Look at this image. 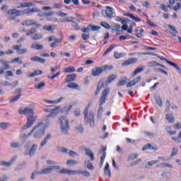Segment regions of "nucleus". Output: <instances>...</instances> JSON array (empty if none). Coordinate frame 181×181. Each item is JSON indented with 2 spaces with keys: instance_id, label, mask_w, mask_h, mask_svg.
<instances>
[{
  "instance_id": "2eb2a0df",
  "label": "nucleus",
  "mask_w": 181,
  "mask_h": 181,
  "mask_svg": "<svg viewBox=\"0 0 181 181\" xmlns=\"http://www.w3.org/2000/svg\"><path fill=\"white\" fill-rule=\"evenodd\" d=\"M141 76H137L136 78H134V80H132V81H130L127 85V87L129 88V87H132L136 84H138V83H139V81H141Z\"/></svg>"
},
{
  "instance_id": "603ef678",
  "label": "nucleus",
  "mask_w": 181,
  "mask_h": 181,
  "mask_svg": "<svg viewBox=\"0 0 181 181\" xmlns=\"http://www.w3.org/2000/svg\"><path fill=\"white\" fill-rule=\"evenodd\" d=\"M114 57H115L116 59H121V57H125V54H124V53L115 52Z\"/></svg>"
},
{
  "instance_id": "f03ea898",
  "label": "nucleus",
  "mask_w": 181,
  "mask_h": 181,
  "mask_svg": "<svg viewBox=\"0 0 181 181\" xmlns=\"http://www.w3.org/2000/svg\"><path fill=\"white\" fill-rule=\"evenodd\" d=\"M58 121L62 134H64V135H67L69 131H70V124L69 120L67 118L64 117V116H62L59 118Z\"/></svg>"
},
{
  "instance_id": "f8f14e48",
  "label": "nucleus",
  "mask_w": 181,
  "mask_h": 181,
  "mask_svg": "<svg viewBox=\"0 0 181 181\" xmlns=\"http://www.w3.org/2000/svg\"><path fill=\"white\" fill-rule=\"evenodd\" d=\"M106 15V18H109L111 19L112 18V15H114V9L110 6H106V11H105Z\"/></svg>"
},
{
  "instance_id": "052dcab7",
  "label": "nucleus",
  "mask_w": 181,
  "mask_h": 181,
  "mask_svg": "<svg viewBox=\"0 0 181 181\" xmlns=\"http://www.w3.org/2000/svg\"><path fill=\"white\" fill-rule=\"evenodd\" d=\"M63 6L60 3H54L53 4V8L54 9H60Z\"/></svg>"
},
{
  "instance_id": "f257e3e1",
  "label": "nucleus",
  "mask_w": 181,
  "mask_h": 181,
  "mask_svg": "<svg viewBox=\"0 0 181 181\" xmlns=\"http://www.w3.org/2000/svg\"><path fill=\"white\" fill-rule=\"evenodd\" d=\"M45 131H46V129L45 128V125L43 123H39L37 125H35L31 130V134H33L34 132V138L36 139L39 138H42V136H45Z\"/></svg>"
},
{
  "instance_id": "0eeeda50",
  "label": "nucleus",
  "mask_w": 181,
  "mask_h": 181,
  "mask_svg": "<svg viewBox=\"0 0 181 181\" xmlns=\"http://www.w3.org/2000/svg\"><path fill=\"white\" fill-rule=\"evenodd\" d=\"M8 17V21H15L16 19V16H21L23 15V13L19 10H16L15 8L10 9L7 12Z\"/></svg>"
},
{
  "instance_id": "4c0bfd02",
  "label": "nucleus",
  "mask_w": 181,
  "mask_h": 181,
  "mask_svg": "<svg viewBox=\"0 0 181 181\" xmlns=\"http://www.w3.org/2000/svg\"><path fill=\"white\" fill-rule=\"evenodd\" d=\"M115 78H117V75H110L108 78L107 80L106 81V83H107V84H110V83H112V81H114V80H115Z\"/></svg>"
},
{
  "instance_id": "423d86ee",
  "label": "nucleus",
  "mask_w": 181,
  "mask_h": 181,
  "mask_svg": "<svg viewBox=\"0 0 181 181\" xmlns=\"http://www.w3.org/2000/svg\"><path fill=\"white\" fill-rule=\"evenodd\" d=\"M110 93V88H106L103 92L102 95L100 97V108L98 109V112L103 114V104H104L107 100V97H108V94Z\"/></svg>"
},
{
  "instance_id": "680f3d73",
  "label": "nucleus",
  "mask_w": 181,
  "mask_h": 181,
  "mask_svg": "<svg viewBox=\"0 0 181 181\" xmlns=\"http://www.w3.org/2000/svg\"><path fill=\"white\" fill-rule=\"evenodd\" d=\"M81 37L83 40H88V39H90V34L83 33L81 35Z\"/></svg>"
},
{
  "instance_id": "5fc2aeb1",
  "label": "nucleus",
  "mask_w": 181,
  "mask_h": 181,
  "mask_svg": "<svg viewBox=\"0 0 181 181\" xmlns=\"http://www.w3.org/2000/svg\"><path fill=\"white\" fill-rule=\"evenodd\" d=\"M100 25H101V26H103L105 29H108V30L111 29V25H110V24H108L107 23L101 22Z\"/></svg>"
},
{
  "instance_id": "1a4fd4ad",
  "label": "nucleus",
  "mask_w": 181,
  "mask_h": 181,
  "mask_svg": "<svg viewBox=\"0 0 181 181\" xmlns=\"http://www.w3.org/2000/svg\"><path fill=\"white\" fill-rule=\"evenodd\" d=\"M19 114L21 115H33V109H30V107L25 108H20Z\"/></svg>"
},
{
  "instance_id": "20e7f679",
  "label": "nucleus",
  "mask_w": 181,
  "mask_h": 181,
  "mask_svg": "<svg viewBox=\"0 0 181 181\" xmlns=\"http://www.w3.org/2000/svg\"><path fill=\"white\" fill-rule=\"evenodd\" d=\"M83 114L84 123L86 124H89L91 128H94V127H95V122L94 121V113L92 112L88 113V107H86L83 111Z\"/></svg>"
},
{
  "instance_id": "338daca9",
  "label": "nucleus",
  "mask_w": 181,
  "mask_h": 181,
  "mask_svg": "<svg viewBox=\"0 0 181 181\" xmlns=\"http://www.w3.org/2000/svg\"><path fill=\"white\" fill-rule=\"evenodd\" d=\"M156 163H159V160H152L148 162V166H153V165H156Z\"/></svg>"
},
{
  "instance_id": "79ce46f5",
  "label": "nucleus",
  "mask_w": 181,
  "mask_h": 181,
  "mask_svg": "<svg viewBox=\"0 0 181 181\" xmlns=\"http://www.w3.org/2000/svg\"><path fill=\"white\" fill-rule=\"evenodd\" d=\"M10 146L13 148H21V144L19 142H11Z\"/></svg>"
},
{
  "instance_id": "b1692460",
  "label": "nucleus",
  "mask_w": 181,
  "mask_h": 181,
  "mask_svg": "<svg viewBox=\"0 0 181 181\" xmlns=\"http://www.w3.org/2000/svg\"><path fill=\"white\" fill-rule=\"evenodd\" d=\"M68 88H71L72 90H80V86L77 85L74 82H71L67 85Z\"/></svg>"
},
{
  "instance_id": "473e14b6",
  "label": "nucleus",
  "mask_w": 181,
  "mask_h": 181,
  "mask_svg": "<svg viewBox=\"0 0 181 181\" xmlns=\"http://www.w3.org/2000/svg\"><path fill=\"white\" fill-rule=\"evenodd\" d=\"M36 32V28H32L27 30L25 35L26 36H32V35H35Z\"/></svg>"
},
{
  "instance_id": "6e6d98bb",
  "label": "nucleus",
  "mask_w": 181,
  "mask_h": 181,
  "mask_svg": "<svg viewBox=\"0 0 181 181\" xmlns=\"http://www.w3.org/2000/svg\"><path fill=\"white\" fill-rule=\"evenodd\" d=\"M128 81L127 78L121 80L120 81H119V83H117V86H125V84H127V82Z\"/></svg>"
},
{
  "instance_id": "e433bc0d",
  "label": "nucleus",
  "mask_w": 181,
  "mask_h": 181,
  "mask_svg": "<svg viewBox=\"0 0 181 181\" xmlns=\"http://www.w3.org/2000/svg\"><path fill=\"white\" fill-rule=\"evenodd\" d=\"M117 45H110L103 53V56H107V54H108V53H110V52H111V50H112V49H114V47H115Z\"/></svg>"
},
{
  "instance_id": "c9c22d12",
  "label": "nucleus",
  "mask_w": 181,
  "mask_h": 181,
  "mask_svg": "<svg viewBox=\"0 0 181 181\" xmlns=\"http://www.w3.org/2000/svg\"><path fill=\"white\" fill-rule=\"evenodd\" d=\"M74 71H76V68L74 66L66 67L64 70V73H74Z\"/></svg>"
},
{
  "instance_id": "0e129e2a",
  "label": "nucleus",
  "mask_w": 181,
  "mask_h": 181,
  "mask_svg": "<svg viewBox=\"0 0 181 181\" xmlns=\"http://www.w3.org/2000/svg\"><path fill=\"white\" fill-rule=\"evenodd\" d=\"M45 86H46V84L45 83V82H42L41 83H40L37 86H35V88H37V90H41V88H43V87H45Z\"/></svg>"
},
{
  "instance_id": "ddd939ff",
  "label": "nucleus",
  "mask_w": 181,
  "mask_h": 181,
  "mask_svg": "<svg viewBox=\"0 0 181 181\" xmlns=\"http://www.w3.org/2000/svg\"><path fill=\"white\" fill-rule=\"evenodd\" d=\"M25 26H30L32 25H35V28H40V26H42V25L36 23V22H35V21L30 20V19L25 20Z\"/></svg>"
},
{
  "instance_id": "09e8293b",
  "label": "nucleus",
  "mask_w": 181,
  "mask_h": 181,
  "mask_svg": "<svg viewBox=\"0 0 181 181\" xmlns=\"http://www.w3.org/2000/svg\"><path fill=\"white\" fill-rule=\"evenodd\" d=\"M102 69H103V71H108L110 70H112V69H114V66L112 65H104L103 66H102Z\"/></svg>"
},
{
  "instance_id": "bf43d9fd",
  "label": "nucleus",
  "mask_w": 181,
  "mask_h": 181,
  "mask_svg": "<svg viewBox=\"0 0 181 181\" xmlns=\"http://www.w3.org/2000/svg\"><path fill=\"white\" fill-rule=\"evenodd\" d=\"M19 98H21V94L14 96L12 99L10 100V103H15L16 101H18Z\"/></svg>"
},
{
  "instance_id": "cd10ccee",
  "label": "nucleus",
  "mask_w": 181,
  "mask_h": 181,
  "mask_svg": "<svg viewBox=\"0 0 181 181\" xmlns=\"http://www.w3.org/2000/svg\"><path fill=\"white\" fill-rule=\"evenodd\" d=\"M145 68L144 67H138L135 69V71L132 73V76L135 77V76H137V74H139V73H142L144 71Z\"/></svg>"
},
{
  "instance_id": "a19ab883",
  "label": "nucleus",
  "mask_w": 181,
  "mask_h": 181,
  "mask_svg": "<svg viewBox=\"0 0 181 181\" xmlns=\"http://www.w3.org/2000/svg\"><path fill=\"white\" fill-rule=\"evenodd\" d=\"M168 64H170V66H173V67H175L177 71H181L180 67L177 66L175 63H173L170 61H167Z\"/></svg>"
},
{
  "instance_id": "ea45409f",
  "label": "nucleus",
  "mask_w": 181,
  "mask_h": 181,
  "mask_svg": "<svg viewBox=\"0 0 181 181\" xmlns=\"http://www.w3.org/2000/svg\"><path fill=\"white\" fill-rule=\"evenodd\" d=\"M42 37H43L42 34L35 33V34H34V36L32 37V39H33V40H40V39H42Z\"/></svg>"
},
{
  "instance_id": "2f4dec72",
  "label": "nucleus",
  "mask_w": 181,
  "mask_h": 181,
  "mask_svg": "<svg viewBox=\"0 0 181 181\" xmlns=\"http://www.w3.org/2000/svg\"><path fill=\"white\" fill-rule=\"evenodd\" d=\"M78 23H80V20H76V21H72V26L76 29V30H80V25H78Z\"/></svg>"
},
{
  "instance_id": "bb28decb",
  "label": "nucleus",
  "mask_w": 181,
  "mask_h": 181,
  "mask_svg": "<svg viewBox=\"0 0 181 181\" xmlns=\"http://www.w3.org/2000/svg\"><path fill=\"white\" fill-rule=\"evenodd\" d=\"M124 16H129V18H131V19H132L133 21H135V22H141V18L138 17H135V16L129 13L124 14Z\"/></svg>"
},
{
  "instance_id": "c03bdc74",
  "label": "nucleus",
  "mask_w": 181,
  "mask_h": 181,
  "mask_svg": "<svg viewBox=\"0 0 181 181\" xmlns=\"http://www.w3.org/2000/svg\"><path fill=\"white\" fill-rule=\"evenodd\" d=\"M16 8L21 9V8H26L25 2H18L16 4Z\"/></svg>"
},
{
  "instance_id": "a18cd8bd",
  "label": "nucleus",
  "mask_w": 181,
  "mask_h": 181,
  "mask_svg": "<svg viewBox=\"0 0 181 181\" xmlns=\"http://www.w3.org/2000/svg\"><path fill=\"white\" fill-rule=\"evenodd\" d=\"M0 166H5L6 168H9L11 166V163L0 160Z\"/></svg>"
},
{
  "instance_id": "5701e85b",
  "label": "nucleus",
  "mask_w": 181,
  "mask_h": 181,
  "mask_svg": "<svg viewBox=\"0 0 181 181\" xmlns=\"http://www.w3.org/2000/svg\"><path fill=\"white\" fill-rule=\"evenodd\" d=\"M52 138V135L50 134H48L45 139L42 141V142L40 143V146L41 148H43V146H45V145H46V144H47V141H49V139H50Z\"/></svg>"
},
{
  "instance_id": "8fccbe9b",
  "label": "nucleus",
  "mask_w": 181,
  "mask_h": 181,
  "mask_svg": "<svg viewBox=\"0 0 181 181\" xmlns=\"http://www.w3.org/2000/svg\"><path fill=\"white\" fill-rule=\"evenodd\" d=\"M90 29H91V24L88 25L87 27H84L81 29V32L83 33H88L90 32Z\"/></svg>"
},
{
  "instance_id": "69168bd1",
  "label": "nucleus",
  "mask_w": 181,
  "mask_h": 181,
  "mask_svg": "<svg viewBox=\"0 0 181 181\" xmlns=\"http://www.w3.org/2000/svg\"><path fill=\"white\" fill-rule=\"evenodd\" d=\"M74 114L76 117H80L81 111L79 109H76L74 111Z\"/></svg>"
},
{
  "instance_id": "7c9ffc66",
  "label": "nucleus",
  "mask_w": 181,
  "mask_h": 181,
  "mask_svg": "<svg viewBox=\"0 0 181 181\" xmlns=\"http://www.w3.org/2000/svg\"><path fill=\"white\" fill-rule=\"evenodd\" d=\"M167 121L170 122V124L173 123L175 122V117H173V115L172 114H168L165 117Z\"/></svg>"
},
{
  "instance_id": "58836bf2",
  "label": "nucleus",
  "mask_w": 181,
  "mask_h": 181,
  "mask_svg": "<svg viewBox=\"0 0 181 181\" xmlns=\"http://www.w3.org/2000/svg\"><path fill=\"white\" fill-rule=\"evenodd\" d=\"M66 165L68 166H74L75 165H78V162L74 160H69L66 161Z\"/></svg>"
},
{
  "instance_id": "6e6552de",
  "label": "nucleus",
  "mask_w": 181,
  "mask_h": 181,
  "mask_svg": "<svg viewBox=\"0 0 181 181\" xmlns=\"http://www.w3.org/2000/svg\"><path fill=\"white\" fill-rule=\"evenodd\" d=\"M36 119H37V116H29L27 118V124L23 127L22 129H28V128H30Z\"/></svg>"
},
{
  "instance_id": "864d4df0",
  "label": "nucleus",
  "mask_w": 181,
  "mask_h": 181,
  "mask_svg": "<svg viewBox=\"0 0 181 181\" xmlns=\"http://www.w3.org/2000/svg\"><path fill=\"white\" fill-rule=\"evenodd\" d=\"M101 29V27L98 26V25H93L90 24V30H93V32H97Z\"/></svg>"
},
{
  "instance_id": "7ed1b4c3",
  "label": "nucleus",
  "mask_w": 181,
  "mask_h": 181,
  "mask_svg": "<svg viewBox=\"0 0 181 181\" xmlns=\"http://www.w3.org/2000/svg\"><path fill=\"white\" fill-rule=\"evenodd\" d=\"M53 170H60V167L59 165H52L47 168H44L40 171H35L32 173L31 179L33 180L37 175H49V173H52Z\"/></svg>"
},
{
  "instance_id": "4468645a",
  "label": "nucleus",
  "mask_w": 181,
  "mask_h": 181,
  "mask_svg": "<svg viewBox=\"0 0 181 181\" xmlns=\"http://www.w3.org/2000/svg\"><path fill=\"white\" fill-rule=\"evenodd\" d=\"M22 12H23V15H28V16H30L31 15L30 13H32V12H34V13L39 12V9L36 8H26Z\"/></svg>"
},
{
  "instance_id": "dca6fc26",
  "label": "nucleus",
  "mask_w": 181,
  "mask_h": 181,
  "mask_svg": "<svg viewBox=\"0 0 181 181\" xmlns=\"http://www.w3.org/2000/svg\"><path fill=\"white\" fill-rule=\"evenodd\" d=\"M0 63L4 66V70H9V69H11V65H9V63L11 62L9 61L0 59Z\"/></svg>"
},
{
  "instance_id": "c85d7f7f",
  "label": "nucleus",
  "mask_w": 181,
  "mask_h": 181,
  "mask_svg": "<svg viewBox=\"0 0 181 181\" xmlns=\"http://www.w3.org/2000/svg\"><path fill=\"white\" fill-rule=\"evenodd\" d=\"M40 74H43V71H42V70H37L35 71L33 73H32L31 74H28V77L30 78L32 77H35V76H39Z\"/></svg>"
},
{
  "instance_id": "4d7b16f0",
  "label": "nucleus",
  "mask_w": 181,
  "mask_h": 181,
  "mask_svg": "<svg viewBox=\"0 0 181 181\" xmlns=\"http://www.w3.org/2000/svg\"><path fill=\"white\" fill-rule=\"evenodd\" d=\"M58 151L62 152V153H67L69 152V149L64 147H59L58 148Z\"/></svg>"
},
{
  "instance_id": "de8ad7c7",
  "label": "nucleus",
  "mask_w": 181,
  "mask_h": 181,
  "mask_svg": "<svg viewBox=\"0 0 181 181\" xmlns=\"http://www.w3.org/2000/svg\"><path fill=\"white\" fill-rule=\"evenodd\" d=\"M117 22H121V23L122 25L127 23V22H129V19H126V20H124V18H121V17H117V19H116Z\"/></svg>"
},
{
  "instance_id": "37998d69",
  "label": "nucleus",
  "mask_w": 181,
  "mask_h": 181,
  "mask_svg": "<svg viewBox=\"0 0 181 181\" xmlns=\"http://www.w3.org/2000/svg\"><path fill=\"white\" fill-rule=\"evenodd\" d=\"M18 54H25V53H28V49L26 48H20L18 49H16Z\"/></svg>"
},
{
  "instance_id": "c756f323",
  "label": "nucleus",
  "mask_w": 181,
  "mask_h": 181,
  "mask_svg": "<svg viewBox=\"0 0 181 181\" xmlns=\"http://www.w3.org/2000/svg\"><path fill=\"white\" fill-rule=\"evenodd\" d=\"M155 100L156 102V104H158V105H159V107H163V103L162 102V98H160V96L156 95Z\"/></svg>"
},
{
  "instance_id": "393cba45",
  "label": "nucleus",
  "mask_w": 181,
  "mask_h": 181,
  "mask_svg": "<svg viewBox=\"0 0 181 181\" xmlns=\"http://www.w3.org/2000/svg\"><path fill=\"white\" fill-rule=\"evenodd\" d=\"M32 49H35V50H42L43 49V45L40 44H36V43H33L30 46Z\"/></svg>"
},
{
  "instance_id": "a878e982",
  "label": "nucleus",
  "mask_w": 181,
  "mask_h": 181,
  "mask_svg": "<svg viewBox=\"0 0 181 181\" xmlns=\"http://www.w3.org/2000/svg\"><path fill=\"white\" fill-rule=\"evenodd\" d=\"M104 174L106 176H109V177H111V170H110V164L107 163L105 169H104Z\"/></svg>"
},
{
  "instance_id": "6ab92c4d",
  "label": "nucleus",
  "mask_w": 181,
  "mask_h": 181,
  "mask_svg": "<svg viewBox=\"0 0 181 181\" xmlns=\"http://www.w3.org/2000/svg\"><path fill=\"white\" fill-rule=\"evenodd\" d=\"M83 151H85L86 156L90 157V160H94V153H93V151L90 148H84Z\"/></svg>"
},
{
  "instance_id": "9d476101",
  "label": "nucleus",
  "mask_w": 181,
  "mask_h": 181,
  "mask_svg": "<svg viewBox=\"0 0 181 181\" xmlns=\"http://www.w3.org/2000/svg\"><path fill=\"white\" fill-rule=\"evenodd\" d=\"M103 71L104 69H103V67H95L92 69V76H94V77H98L100 74H103Z\"/></svg>"
},
{
  "instance_id": "49530a36",
  "label": "nucleus",
  "mask_w": 181,
  "mask_h": 181,
  "mask_svg": "<svg viewBox=\"0 0 181 181\" xmlns=\"http://www.w3.org/2000/svg\"><path fill=\"white\" fill-rule=\"evenodd\" d=\"M148 67H156V66H159V63L156 62V61H152L147 64Z\"/></svg>"
},
{
  "instance_id": "a211bd4d",
  "label": "nucleus",
  "mask_w": 181,
  "mask_h": 181,
  "mask_svg": "<svg viewBox=\"0 0 181 181\" xmlns=\"http://www.w3.org/2000/svg\"><path fill=\"white\" fill-rule=\"evenodd\" d=\"M76 77L77 75L75 74L68 75L65 78V83H71V81H74L76 80Z\"/></svg>"
},
{
  "instance_id": "f3484780",
  "label": "nucleus",
  "mask_w": 181,
  "mask_h": 181,
  "mask_svg": "<svg viewBox=\"0 0 181 181\" xmlns=\"http://www.w3.org/2000/svg\"><path fill=\"white\" fill-rule=\"evenodd\" d=\"M148 149H153V151H157L158 147L156 144H148L143 147L142 151H146Z\"/></svg>"
},
{
  "instance_id": "9b49d317",
  "label": "nucleus",
  "mask_w": 181,
  "mask_h": 181,
  "mask_svg": "<svg viewBox=\"0 0 181 181\" xmlns=\"http://www.w3.org/2000/svg\"><path fill=\"white\" fill-rule=\"evenodd\" d=\"M136 62H138V58H131L123 62L122 66H130V64H135Z\"/></svg>"
},
{
  "instance_id": "aec40b11",
  "label": "nucleus",
  "mask_w": 181,
  "mask_h": 181,
  "mask_svg": "<svg viewBox=\"0 0 181 181\" xmlns=\"http://www.w3.org/2000/svg\"><path fill=\"white\" fill-rule=\"evenodd\" d=\"M31 62H38L39 63H42V64H45L46 63V59L43 58H40L37 56L32 57L30 58Z\"/></svg>"
},
{
  "instance_id": "f704fd0d",
  "label": "nucleus",
  "mask_w": 181,
  "mask_h": 181,
  "mask_svg": "<svg viewBox=\"0 0 181 181\" xmlns=\"http://www.w3.org/2000/svg\"><path fill=\"white\" fill-rule=\"evenodd\" d=\"M10 126H11V124L8 122H1L0 123L1 129H6L7 128H9Z\"/></svg>"
},
{
  "instance_id": "774afa93",
  "label": "nucleus",
  "mask_w": 181,
  "mask_h": 181,
  "mask_svg": "<svg viewBox=\"0 0 181 181\" xmlns=\"http://www.w3.org/2000/svg\"><path fill=\"white\" fill-rule=\"evenodd\" d=\"M87 169H88L89 170H93V169H94V166H93V164L90 161L88 162Z\"/></svg>"
},
{
  "instance_id": "13d9d810",
  "label": "nucleus",
  "mask_w": 181,
  "mask_h": 181,
  "mask_svg": "<svg viewBox=\"0 0 181 181\" xmlns=\"http://www.w3.org/2000/svg\"><path fill=\"white\" fill-rule=\"evenodd\" d=\"M44 30H48V32H52L53 30V26L52 25H45L42 28Z\"/></svg>"
},
{
  "instance_id": "4be33fe9",
  "label": "nucleus",
  "mask_w": 181,
  "mask_h": 181,
  "mask_svg": "<svg viewBox=\"0 0 181 181\" xmlns=\"http://www.w3.org/2000/svg\"><path fill=\"white\" fill-rule=\"evenodd\" d=\"M103 87H104V81L100 80L98 84L95 95H98V94H100V91H101V88H103Z\"/></svg>"
},
{
  "instance_id": "e2e57ef3",
  "label": "nucleus",
  "mask_w": 181,
  "mask_h": 181,
  "mask_svg": "<svg viewBox=\"0 0 181 181\" xmlns=\"http://www.w3.org/2000/svg\"><path fill=\"white\" fill-rule=\"evenodd\" d=\"M178 148H173V151L171 153V156L173 157V156H176V155H177V152H178Z\"/></svg>"
},
{
  "instance_id": "72a5a7b5",
  "label": "nucleus",
  "mask_w": 181,
  "mask_h": 181,
  "mask_svg": "<svg viewBox=\"0 0 181 181\" xmlns=\"http://www.w3.org/2000/svg\"><path fill=\"white\" fill-rule=\"evenodd\" d=\"M76 131H77V132H79V134H83V132H84V127L83 126V124H78L76 127H75Z\"/></svg>"
},
{
  "instance_id": "39448f33",
  "label": "nucleus",
  "mask_w": 181,
  "mask_h": 181,
  "mask_svg": "<svg viewBox=\"0 0 181 181\" xmlns=\"http://www.w3.org/2000/svg\"><path fill=\"white\" fill-rule=\"evenodd\" d=\"M59 173L62 175H83L85 177H88L90 176V173L88 171H82L80 170H70L67 168H63L62 170H60L59 171Z\"/></svg>"
},
{
  "instance_id": "3c124183",
  "label": "nucleus",
  "mask_w": 181,
  "mask_h": 181,
  "mask_svg": "<svg viewBox=\"0 0 181 181\" xmlns=\"http://www.w3.org/2000/svg\"><path fill=\"white\" fill-rule=\"evenodd\" d=\"M10 63H19V64H22L23 62L21 59L19 57H16L13 59H12Z\"/></svg>"
},
{
  "instance_id": "412c9836",
  "label": "nucleus",
  "mask_w": 181,
  "mask_h": 181,
  "mask_svg": "<svg viewBox=\"0 0 181 181\" xmlns=\"http://www.w3.org/2000/svg\"><path fill=\"white\" fill-rule=\"evenodd\" d=\"M36 151H37V145L33 144L29 151V153H25V155H29L30 156H33L35 153H36Z\"/></svg>"
}]
</instances>
